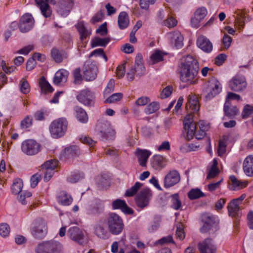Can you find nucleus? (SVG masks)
<instances>
[{
    "instance_id": "1",
    "label": "nucleus",
    "mask_w": 253,
    "mask_h": 253,
    "mask_svg": "<svg viewBox=\"0 0 253 253\" xmlns=\"http://www.w3.org/2000/svg\"><path fill=\"white\" fill-rule=\"evenodd\" d=\"M180 79L182 82L195 84L197 81L199 65L197 61L190 55L183 57L179 65Z\"/></svg>"
},
{
    "instance_id": "2",
    "label": "nucleus",
    "mask_w": 253,
    "mask_h": 253,
    "mask_svg": "<svg viewBox=\"0 0 253 253\" xmlns=\"http://www.w3.org/2000/svg\"><path fill=\"white\" fill-rule=\"evenodd\" d=\"M62 244L55 240L43 241L35 248L36 253H61Z\"/></svg>"
},
{
    "instance_id": "3",
    "label": "nucleus",
    "mask_w": 253,
    "mask_h": 253,
    "mask_svg": "<svg viewBox=\"0 0 253 253\" xmlns=\"http://www.w3.org/2000/svg\"><path fill=\"white\" fill-rule=\"evenodd\" d=\"M107 224L109 232L113 235L120 234L124 228L122 218L115 213L110 214Z\"/></svg>"
},
{
    "instance_id": "4",
    "label": "nucleus",
    "mask_w": 253,
    "mask_h": 253,
    "mask_svg": "<svg viewBox=\"0 0 253 253\" xmlns=\"http://www.w3.org/2000/svg\"><path fill=\"white\" fill-rule=\"evenodd\" d=\"M31 232L36 239L42 240L44 238L48 232L46 222L42 219L36 220L31 228Z\"/></svg>"
},
{
    "instance_id": "5",
    "label": "nucleus",
    "mask_w": 253,
    "mask_h": 253,
    "mask_svg": "<svg viewBox=\"0 0 253 253\" xmlns=\"http://www.w3.org/2000/svg\"><path fill=\"white\" fill-rule=\"evenodd\" d=\"M215 217L210 213H205L202 215L203 226L201 228L200 231L203 233L209 232L210 234H214L219 229V227L215 223Z\"/></svg>"
},
{
    "instance_id": "6",
    "label": "nucleus",
    "mask_w": 253,
    "mask_h": 253,
    "mask_svg": "<svg viewBox=\"0 0 253 253\" xmlns=\"http://www.w3.org/2000/svg\"><path fill=\"white\" fill-rule=\"evenodd\" d=\"M143 58L141 54H138L135 57V65L131 67L126 74L128 80L132 81L134 76L140 77L145 73V68L142 62Z\"/></svg>"
},
{
    "instance_id": "7",
    "label": "nucleus",
    "mask_w": 253,
    "mask_h": 253,
    "mask_svg": "<svg viewBox=\"0 0 253 253\" xmlns=\"http://www.w3.org/2000/svg\"><path fill=\"white\" fill-rule=\"evenodd\" d=\"M96 129L103 139H112L114 137L115 131L111 127L110 123L107 121H98Z\"/></svg>"
},
{
    "instance_id": "8",
    "label": "nucleus",
    "mask_w": 253,
    "mask_h": 253,
    "mask_svg": "<svg viewBox=\"0 0 253 253\" xmlns=\"http://www.w3.org/2000/svg\"><path fill=\"white\" fill-rule=\"evenodd\" d=\"M41 149V145L33 139H27L21 144V150L28 156H33L38 154Z\"/></svg>"
},
{
    "instance_id": "9",
    "label": "nucleus",
    "mask_w": 253,
    "mask_h": 253,
    "mask_svg": "<svg viewBox=\"0 0 253 253\" xmlns=\"http://www.w3.org/2000/svg\"><path fill=\"white\" fill-rule=\"evenodd\" d=\"M152 196V192L148 188L142 189L135 198L136 204L139 208L143 209L148 206Z\"/></svg>"
},
{
    "instance_id": "10",
    "label": "nucleus",
    "mask_w": 253,
    "mask_h": 253,
    "mask_svg": "<svg viewBox=\"0 0 253 253\" xmlns=\"http://www.w3.org/2000/svg\"><path fill=\"white\" fill-rule=\"evenodd\" d=\"M221 89L222 87L219 82L215 78L211 79L205 90L207 93L205 95L206 100H209L213 98L221 92Z\"/></svg>"
},
{
    "instance_id": "11",
    "label": "nucleus",
    "mask_w": 253,
    "mask_h": 253,
    "mask_svg": "<svg viewBox=\"0 0 253 253\" xmlns=\"http://www.w3.org/2000/svg\"><path fill=\"white\" fill-rule=\"evenodd\" d=\"M58 163L59 162L57 160H50L46 161L41 166L42 169L44 170L43 179L44 181H48L51 179Z\"/></svg>"
},
{
    "instance_id": "12",
    "label": "nucleus",
    "mask_w": 253,
    "mask_h": 253,
    "mask_svg": "<svg viewBox=\"0 0 253 253\" xmlns=\"http://www.w3.org/2000/svg\"><path fill=\"white\" fill-rule=\"evenodd\" d=\"M247 86L246 79L243 76H236L233 77L229 82L230 89L235 92H241L244 90Z\"/></svg>"
},
{
    "instance_id": "13",
    "label": "nucleus",
    "mask_w": 253,
    "mask_h": 253,
    "mask_svg": "<svg viewBox=\"0 0 253 253\" xmlns=\"http://www.w3.org/2000/svg\"><path fill=\"white\" fill-rule=\"evenodd\" d=\"M34 26V19L32 15L26 13L22 15L19 20V29L21 33H25L30 31Z\"/></svg>"
},
{
    "instance_id": "14",
    "label": "nucleus",
    "mask_w": 253,
    "mask_h": 253,
    "mask_svg": "<svg viewBox=\"0 0 253 253\" xmlns=\"http://www.w3.org/2000/svg\"><path fill=\"white\" fill-rule=\"evenodd\" d=\"M49 129L53 138L61 137L63 135V118L53 121L50 124Z\"/></svg>"
},
{
    "instance_id": "15",
    "label": "nucleus",
    "mask_w": 253,
    "mask_h": 253,
    "mask_svg": "<svg viewBox=\"0 0 253 253\" xmlns=\"http://www.w3.org/2000/svg\"><path fill=\"white\" fill-rule=\"evenodd\" d=\"M98 72L97 67L95 63L87 61L84 65V77L87 81H92L95 79Z\"/></svg>"
},
{
    "instance_id": "16",
    "label": "nucleus",
    "mask_w": 253,
    "mask_h": 253,
    "mask_svg": "<svg viewBox=\"0 0 253 253\" xmlns=\"http://www.w3.org/2000/svg\"><path fill=\"white\" fill-rule=\"evenodd\" d=\"M78 100L86 106H92L94 104L95 96L94 93L88 89H84L81 91L77 95Z\"/></svg>"
},
{
    "instance_id": "17",
    "label": "nucleus",
    "mask_w": 253,
    "mask_h": 253,
    "mask_svg": "<svg viewBox=\"0 0 253 253\" xmlns=\"http://www.w3.org/2000/svg\"><path fill=\"white\" fill-rule=\"evenodd\" d=\"M68 235L72 240L81 245H83L85 243L84 241V235L83 231L78 227L74 226L70 228L68 232Z\"/></svg>"
},
{
    "instance_id": "18",
    "label": "nucleus",
    "mask_w": 253,
    "mask_h": 253,
    "mask_svg": "<svg viewBox=\"0 0 253 253\" xmlns=\"http://www.w3.org/2000/svg\"><path fill=\"white\" fill-rule=\"evenodd\" d=\"M180 180L179 172L176 170L170 171L164 178V187L169 188L178 183Z\"/></svg>"
},
{
    "instance_id": "19",
    "label": "nucleus",
    "mask_w": 253,
    "mask_h": 253,
    "mask_svg": "<svg viewBox=\"0 0 253 253\" xmlns=\"http://www.w3.org/2000/svg\"><path fill=\"white\" fill-rule=\"evenodd\" d=\"M37 6L40 8L42 15L45 18L50 17L52 10L48 3L54 4L55 0H35Z\"/></svg>"
},
{
    "instance_id": "20",
    "label": "nucleus",
    "mask_w": 253,
    "mask_h": 253,
    "mask_svg": "<svg viewBox=\"0 0 253 253\" xmlns=\"http://www.w3.org/2000/svg\"><path fill=\"white\" fill-rule=\"evenodd\" d=\"M198 247L201 253H215L216 251V247L210 238L199 243Z\"/></svg>"
},
{
    "instance_id": "21",
    "label": "nucleus",
    "mask_w": 253,
    "mask_h": 253,
    "mask_svg": "<svg viewBox=\"0 0 253 253\" xmlns=\"http://www.w3.org/2000/svg\"><path fill=\"white\" fill-rule=\"evenodd\" d=\"M197 46L206 53H210L212 50V44L210 41L205 36L201 35L197 40Z\"/></svg>"
},
{
    "instance_id": "22",
    "label": "nucleus",
    "mask_w": 253,
    "mask_h": 253,
    "mask_svg": "<svg viewBox=\"0 0 253 253\" xmlns=\"http://www.w3.org/2000/svg\"><path fill=\"white\" fill-rule=\"evenodd\" d=\"M135 154L138 159L139 165L144 167L146 166L147 162L151 155V152L146 149L137 148Z\"/></svg>"
},
{
    "instance_id": "23",
    "label": "nucleus",
    "mask_w": 253,
    "mask_h": 253,
    "mask_svg": "<svg viewBox=\"0 0 253 253\" xmlns=\"http://www.w3.org/2000/svg\"><path fill=\"white\" fill-rule=\"evenodd\" d=\"M112 208L114 210L120 209L127 214H132L133 213V211L127 206L126 202L121 199H116L113 202Z\"/></svg>"
},
{
    "instance_id": "24",
    "label": "nucleus",
    "mask_w": 253,
    "mask_h": 253,
    "mask_svg": "<svg viewBox=\"0 0 253 253\" xmlns=\"http://www.w3.org/2000/svg\"><path fill=\"white\" fill-rule=\"evenodd\" d=\"M169 38L177 48L182 47L183 45V37L179 31H174L169 34Z\"/></svg>"
},
{
    "instance_id": "25",
    "label": "nucleus",
    "mask_w": 253,
    "mask_h": 253,
    "mask_svg": "<svg viewBox=\"0 0 253 253\" xmlns=\"http://www.w3.org/2000/svg\"><path fill=\"white\" fill-rule=\"evenodd\" d=\"M243 168L247 176H253V155H249L245 158L243 162Z\"/></svg>"
},
{
    "instance_id": "26",
    "label": "nucleus",
    "mask_w": 253,
    "mask_h": 253,
    "mask_svg": "<svg viewBox=\"0 0 253 253\" xmlns=\"http://www.w3.org/2000/svg\"><path fill=\"white\" fill-rule=\"evenodd\" d=\"M186 109L187 110L190 109L193 112H196L199 111L200 105L197 96L193 95H189L188 96Z\"/></svg>"
},
{
    "instance_id": "27",
    "label": "nucleus",
    "mask_w": 253,
    "mask_h": 253,
    "mask_svg": "<svg viewBox=\"0 0 253 253\" xmlns=\"http://www.w3.org/2000/svg\"><path fill=\"white\" fill-rule=\"evenodd\" d=\"M39 86L41 89V93L45 95L52 93L54 90L44 77L40 78Z\"/></svg>"
},
{
    "instance_id": "28",
    "label": "nucleus",
    "mask_w": 253,
    "mask_h": 253,
    "mask_svg": "<svg viewBox=\"0 0 253 253\" xmlns=\"http://www.w3.org/2000/svg\"><path fill=\"white\" fill-rule=\"evenodd\" d=\"M76 112V116L80 123L85 124L88 122V117L86 111L82 107L76 106L74 108Z\"/></svg>"
},
{
    "instance_id": "29",
    "label": "nucleus",
    "mask_w": 253,
    "mask_h": 253,
    "mask_svg": "<svg viewBox=\"0 0 253 253\" xmlns=\"http://www.w3.org/2000/svg\"><path fill=\"white\" fill-rule=\"evenodd\" d=\"M152 167L155 169H160L165 167L164 158L161 155H155L151 159Z\"/></svg>"
},
{
    "instance_id": "30",
    "label": "nucleus",
    "mask_w": 253,
    "mask_h": 253,
    "mask_svg": "<svg viewBox=\"0 0 253 253\" xmlns=\"http://www.w3.org/2000/svg\"><path fill=\"white\" fill-rule=\"evenodd\" d=\"M118 23L120 29L127 28L129 23L128 15L126 12H121L118 18Z\"/></svg>"
},
{
    "instance_id": "31",
    "label": "nucleus",
    "mask_w": 253,
    "mask_h": 253,
    "mask_svg": "<svg viewBox=\"0 0 253 253\" xmlns=\"http://www.w3.org/2000/svg\"><path fill=\"white\" fill-rule=\"evenodd\" d=\"M184 128L187 131L186 139L188 140L192 139L195 134L196 125L194 122L184 123Z\"/></svg>"
},
{
    "instance_id": "32",
    "label": "nucleus",
    "mask_w": 253,
    "mask_h": 253,
    "mask_svg": "<svg viewBox=\"0 0 253 253\" xmlns=\"http://www.w3.org/2000/svg\"><path fill=\"white\" fill-rule=\"evenodd\" d=\"M84 178V174L80 171H76L71 172L67 176L66 180L67 182L74 183L79 182Z\"/></svg>"
},
{
    "instance_id": "33",
    "label": "nucleus",
    "mask_w": 253,
    "mask_h": 253,
    "mask_svg": "<svg viewBox=\"0 0 253 253\" xmlns=\"http://www.w3.org/2000/svg\"><path fill=\"white\" fill-rule=\"evenodd\" d=\"M224 111L226 116L232 117L238 114L239 110L237 107L231 106L230 102L227 100L224 104Z\"/></svg>"
},
{
    "instance_id": "34",
    "label": "nucleus",
    "mask_w": 253,
    "mask_h": 253,
    "mask_svg": "<svg viewBox=\"0 0 253 253\" xmlns=\"http://www.w3.org/2000/svg\"><path fill=\"white\" fill-rule=\"evenodd\" d=\"M76 28L80 35V39L82 41H83L87 36L91 35V30L87 29L85 27L83 22H79L76 25Z\"/></svg>"
},
{
    "instance_id": "35",
    "label": "nucleus",
    "mask_w": 253,
    "mask_h": 253,
    "mask_svg": "<svg viewBox=\"0 0 253 253\" xmlns=\"http://www.w3.org/2000/svg\"><path fill=\"white\" fill-rule=\"evenodd\" d=\"M228 211L229 215L231 216L234 217L238 214L239 211V204L235 202V200H232L228 204Z\"/></svg>"
},
{
    "instance_id": "36",
    "label": "nucleus",
    "mask_w": 253,
    "mask_h": 253,
    "mask_svg": "<svg viewBox=\"0 0 253 253\" xmlns=\"http://www.w3.org/2000/svg\"><path fill=\"white\" fill-rule=\"evenodd\" d=\"M110 41V39L108 37L105 38L96 37L92 40L91 46L93 47L98 46L105 47Z\"/></svg>"
},
{
    "instance_id": "37",
    "label": "nucleus",
    "mask_w": 253,
    "mask_h": 253,
    "mask_svg": "<svg viewBox=\"0 0 253 253\" xmlns=\"http://www.w3.org/2000/svg\"><path fill=\"white\" fill-rule=\"evenodd\" d=\"M23 187V182L21 179L14 180L11 188V192L14 195L19 194L22 191Z\"/></svg>"
},
{
    "instance_id": "38",
    "label": "nucleus",
    "mask_w": 253,
    "mask_h": 253,
    "mask_svg": "<svg viewBox=\"0 0 253 253\" xmlns=\"http://www.w3.org/2000/svg\"><path fill=\"white\" fill-rule=\"evenodd\" d=\"M217 161L215 159H214L212 162V166L207 177V179L214 178L218 175L219 172V170L217 167Z\"/></svg>"
},
{
    "instance_id": "39",
    "label": "nucleus",
    "mask_w": 253,
    "mask_h": 253,
    "mask_svg": "<svg viewBox=\"0 0 253 253\" xmlns=\"http://www.w3.org/2000/svg\"><path fill=\"white\" fill-rule=\"evenodd\" d=\"M142 186V184L141 183L136 182L133 186L126 190L125 196L126 197H132L134 196Z\"/></svg>"
},
{
    "instance_id": "40",
    "label": "nucleus",
    "mask_w": 253,
    "mask_h": 253,
    "mask_svg": "<svg viewBox=\"0 0 253 253\" xmlns=\"http://www.w3.org/2000/svg\"><path fill=\"white\" fill-rule=\"evenodd\" d=\"M190 200H195L205 196V195L198 188L192 189L188 193Z\"/></svg>"
},
{
    "instance_id": "41",
    "label": "nucleus",
    "mask_w": 253,
    "mask_h": 253,
    "mask_svg": "<svg viewBox=\"0 0 253 253\" xmlns=\"http://www.w3.org/2000/svg\"><path fill=\"white\" fill-rule=\"evenodd\" d=\"M230 179L232 183L230 186L231 189L236 190L243 187L242 182L238 180L235 176L231 175Z\"/></svg>"
},
{
    "instance_id": "42",
    "label": "nucleus",
    "mask_w": 253,
    "mask_h": 253,
    "mask_svg": "<svg viewBox=\"0 0 253 253\" xmlns=\"http://www.w3.org/2000/svg\"><path fill=\"white\" fill-rule=\"evenodd\" d=\"M160 108L158 102H153L150 103L145 109L144 111L147 114H152L157 111Z\"/></svg>"
},
{
    "instance_id": "43",
    "label": "nucleus",
    "mask_w": 253,
    "mask_h": 253,
    "mask_svg": "<svg viewBox=\"0 0 253 253\" xmlns=\"http://www.w3.org/2000/svg\"><path fill=\"white\" fill-rule=\"evenodd\" d=\"M161 218L159 216L155 217L154 221L150 224L148 227V230L149 232L152 233L156 231L160 227V223L161 222Z\"/></svg>"
},
{
    "instance_id": "44",
    "label": "nucleus",
    "mask_w": 253,
    "mask_h": 253,
    "mask_svg": "<svg viewBox=\"0 0 253 253\" xmlns=\"http://www.w3.org/2000/svg\"><path fill=\"white\" fill-rule=\"evenodd\" d=\"M33 124L32 117L29 115L26 116L21 122L20 126L22 129H25L30 127Z\"/></svg>"
},
{
    "instance_id": "45",
    "label": "nucleus",
    "mask_w": 253,
    "mask_h": 253,
    "mask_svg": "<svg viewBox=\"0 0 253 253\" xmlns=\"http://www.w3.org/2000/svg\"><path fill=\"white\" fill-rule=\"evenodd\" d=\"M171 207L174 210H178L181 206V202L179 199L178 194H174L171 196Z\"/></svg>"
},
{
    "instance_id": "46",
    "label": "nucleus",
    "mask_w": 253,
    "mask_h": 253,
    "mask_svg": "<svg viewBox=\"0 0 253 253\" xmlns=\"http://www.w3.org/2000/svg\"><path fill=\"white\" fill-rule=\"evenodd\" d=\"M63 79V69H59L56 72L53 79V83L55 85H59Z\"/></svg>"
},
{
    "instance_id": "47",
    "label": "nucleus",
    "mask_w": 253,
    "mask_h": 253,
    "mask_svg": "<svg viewBox=\"0 0 253 253\" xmlns=\"http://www.w3.org/2000/svg\"><path fill=\"white\" fill-rule=\"evenodd\" d=\"M153 64L158 63L163 60V55L160 50H156L150 56Z\"/></svg>"
},
{
    "instance_id": "48",
    "label": "nucleus",
    "mask_w": 253,
    "mask_h": 253,
    "mask_svg": "<svg viewBox=\"0 0 253 253\" xmlns=\"http://www.w3.org/2000/svg\"><path fill=\"white\" fill-rule=\"evenodd\" d=\"M123 97V94L121 93H116L108 97L105 100V103H111L120 100Z\"/></svg>"
},
{
    "instance_id": "49",
    "label": "nucleus",
    "mask_w": 253,
    "mask_h": 253,
    "mask_svg": "<svg viewBox=\"0 0 253 253\" xmlns=\"http://www.w3.org/2000/svg\"><path fill=\"white\" fill-rule=\"evenodd\" d=\"M74 0H64V16L69 15L74 5Z\"/></svg>"
},
{
    "instance_id": "50",
    "label": "nucleus",
    "mask_w": 253,
    "mask_h": 253,
    "mask_svg": "<svg viewBox=\"0 0 253 253\" xmlns=\"http://www.w3.org/2000/svg\"><path fill=\"white\" fill-rule=\"evenodd\" d=\"M10 232V227L6 223L0 224V235L2 237H6Z\"/></svg>"
},
{
    "instance_id": "51",
    "label": "nucleus",
    "mask_w": 253,
    "mask_h": 253,
    "mask_svg": "<svg viewBox=\"0 0 253 253\" xmlns=\"http://www.w3.org/2000/svg\"><path fill=\"white\" fill-rule=\"evenodd\" d=\"M115 87V81L111 79L108 82L106 87L105 88L104 91V96H106L112 92L114 90Z\"/></svg>"
},
{
    "instance_id": "52",
    "label": "nucleus",
    "mask_w": 253,
    "mask_h": 253,
    "mask_svg": "<svg viewBox=\"0 0 253 253\" xmlns=\"http://www.w3.org/2000/svg\"><path fill=\"white\" fill-rule=\"evenodd\" d=\"M95 232V234L100 238L106 239L107 238V232L104 227L101 226H97Z\"/></svg>"
},
{
    "instance_id": "53",
    "label": "nucleus",
    "mask_w": 253,
    "mask_h": 253,
    "mask_svg": "<svg viewBox=\"0 0 253 253\" xmlns=\"http://www.w3.org/2000/svg\"><path fill=\"white\" fill-rule=\"evenodd\" d=\"M253 113V106L247 104L244 106L242 113V116L243 119L247 118L250 115Z\"/></svg>"
},
{
    "instance_id": "54",
    "label": "nucleus",
    "mask_w": 253,
    "mask_h": 253,
    "mask_svg": "<svg viewBox=\"0 0 253 253\" xmlns=\"http://www.w3.org/2000/svg\"><path fill=\"white\" fill-rule=\"evenodd\" d=\"M51 55L54 60L57 63L62 62L63 58L61 54L57 48H53L51 51Z\"/></svg>"
},
{
    "instance_id": "55",
    "label": "nucleus",
    "mask_w": 253,
    "mask_h": 253,
    "mask_svg": "<svg viewBox=\"0 0 253 253\" xmlns=\"http://www.w3.org/2000/svg\"><path fill=\"white\" fill-rule=\"evenodd\" d=\"M79 139L81 142L86 144L90 147L93 146L96 143V142L92 140L90 137L85 135H81L80 136Z\"/></svg>"
},
{
    "instance_id": "56",
    "label": "nucleus",
    "mask_w": 253,
    "mask_h": 253,
    "mask_svg": "<svg viewBox=\"0 0 253 253\" xmlns=\"http://www.w3.org/2000/svg\"><path fill=\"white\" fill-rule=\"evenodd\" d=\"M173 91V87L171 85H168L165 87L161 93V96L162 98H166L170 96Z\"/></svg>"
},
{
    "instance_id": "57",
    "label": "nucleus",
    "mask_w": 253,
    "mask_h": 253,
    "mask_svg": "<svg viewBox=\"0 0 253 253\" xmlns=\"http://www.w3.org/2000/svg\"><path fill=\"white\" fill-rule=\"evenodd\" d=\"M19 87L21 92L24 94H27L30 92V85L26 80H24L21 82Z\"/></svg>"
},
{
    "instance_id": "58",
    "label": "nucleus",
    "mask_w": 253,
    "mask_h": 253,
    "mask_svg": "<svg viewBox=\"0 0 253 253\" xmlns=\"http://www.w3.org/2000/svg\"><path fill=\"white\" fill-rule=\"evenodd\" d=\"M163 22L164 25L169 28L174 27L177 23V20L171 16L168 17Z\"/></svg>"
},
{
    "instance_id": "59",
    "label": "nucleus",
    "mask_w": 253,
    "mask_h": 253,
    "mask_svg": "<svg viewBox=\"0 0 253 253\" xmlns=\"http://www.w3.org/2000/svg\"><path fill=\"white\" fill-rule=\"evenodd\" d=\"M41 179V175L38 173H37L32 175L30 179L31 187L33 188L36 187L37 186Z\"/></svg>"
},
{
    "instance_id": "60",
    "label": "nucleus",
    "mask_w": 253,
    "mask_h": 253,
    "mask_svg": "<svg viewBox=\"0 0 253 253\" xmlns=\"http://www.w3.org/2000/svg\"><path fill=\"white\" fill-rule=\"evenodd\" d=\"M207 14V10L205 7H201L196 10L194 15L200 19L203 20Z\"/></svg>"
},
{
    "instance_id": "61",
    "label": "nucleus",
    "mask_w": 253,
    "mask_h": 253,
    "mask_svg": "<svg viewBox=\"0 0 253 253\" xmlns=\"http://www.w3.org/2000/svg\"><path fill=\"white\" fill-rule=\"evenodd\" d=\"M200 131L198 133H195V136L197 139H201L203 138L206 135V130L207 126H202V122L199 123Z\"/></svg>"
},
{
    "instance_id": "62",
    "label": "nucleus",
    "mask_w": 253,
    "mask_h": 253,
    "mask_svg": "<svg viewBox=\"0 0 253 253\" xmlns=\"http://www.w3.org/2000/svg\"><path fill=\"white\" fill-rule=\"evenodd\" d=\"M73 76L75 83L76 84H80L83 80V77L81 74L80 68H77L74 71Z\"/></svg>"
},
{
    "instance_id": "63",
    "label": "nucleus",
    "mask_w": 253,
    "mask_h": 253,
    "mask_svg": "<svg viewBox=\"0 0 253 253\" xmlns=\"http://www.w3.org/2000/svg\"><path fill=\"white\" fill-rule=\"evenodd\" d=\"M176 236L180 240H183L185 238V233L183 231L182 225L181 224H179L178 226H177Z\"/></svg>"
},
{
    "instance_id": "64",
    "label": "nucleus",
    "mask_w": 253,
    "mask_h": 253,
    "mask_svg": "<svg viewBox=\"0 0 253 253\" xmlns=\"http://www.w3.org/2000/svg\"><path fill=\"white\" fill-rule=\"evenodd\" d=\"M150 102V99L147 96H142L138 98L135 104L137 106H144Z\"/></svg>"
}]
</instances>
